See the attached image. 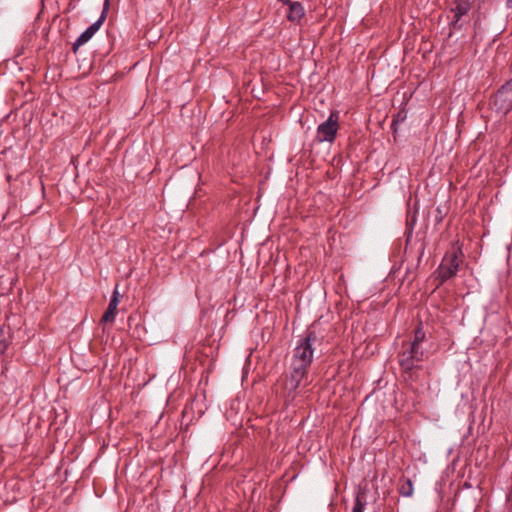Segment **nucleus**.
I'll return each instance as SVG.
<instances>
[{
  "mask_svg": "<svg viewBox=\"0 0 512 512\" xmlns=\"http://www.w3.org/2000/svg\"><path fill=\"white\" fill-rule=\"evenodd\" d=\"M317 340L314 332H309L305 337L298 340L293 351L291 372L285 380V390L293 393L300 386L302 380L307 376L308 369L313 361L314 350L312 344Z\"/></svg>",
  "mask_w": 512,
  "mask_h": 512,
  "instance_id": "f257e3e1",
  "label": "nucleus"
},
{
  "mask_svg": "<svg viewBox=\"0 0 512 512\" xmlns=\"http://www.w3.org/2000/svg\"><path fill=\"white\" fill-rule=\"evenodd\" d=\"M425 339V332L422 328H417L414 333V339L411 342L404 343L399 352V364L403 371H411L418 367V364L424 359V351L421 344Z\"/></svg>",
  "mask_w": 512,
  "mask_h": 512,
  "instance_id": "f03ea898",
  "label": "nucleus"
},
{
  "mask_svg": "<svg viewBox=\"0 0 512 512\" xmlns=\"http://www.w3.org/2000/svg\"><path fill=\"white\" fill-rule=\"evenodd\" d=\"M461 263L462 251L460 248H453L448 251L433 274L435 280L438 281V286L455 277L459 271Z\"/></svg>",
  "mask_w": 512,
  "mask_h": 512,
  "instance_id": "7ed1b4c3",
  "label": "nucleus"
},
{
  "mask_svg": "<svg viewBox=\"0 0 512 512\" xmlns=\"http://www.w3.org/2000/svg\"><path fill=\"white\" fill-rule=\"evenodd\" d=\"M492 107L501 115H506L512 110V79L496 92L492 99Z\"/></svg>",
  "mask_w": 512,
  "mask_h": 512,
  "instance_id": "20e7f679",
  "label": "nucleus"
},
{
  "mask_svg": "<svg viewBox=\"0 0 512 512\" xmlns=\"http://www.w3.org/2000/svg\"><path fill=\"white\" fill-rule=\"evenodd\" d=\"M338 120V114L331 112L328 119L318 126L316 132L318 142H334L339 129Z\"/></svg>",
  "mask_w": 512,
  "mask_h": 512,
  "instance_id": "39448f33",
  "label": "nucleus"
},
{
  "mask_svg": "<svg viewBox=\"0 0 512 512\" xmlns=\"http://www.w3.org/2000/svg\"><path fill=\"white\" fill-rule=\"evenodd\" d=\"M105 20V11H102L99 19L94 22L92 25H90L77 39L76 41L74 42L73 44V49L76 50L78 49L80 46L84 45L85 43H87L92 37L93 35L99 30V28L101 27V25L103 24Z\"/></svg>",
  "mask_w": 512,
  "mask_h": 512,
  "instance_id": "423d86ee",
  "label": "nucleus"
},
{
  "mask_svg": "<svg viewBox=\"0 0 512 512\" xmlns=\"http://www.w3.org/2000/svg\"><path fill=\"white\" fill-rule=\"evenodd\" d=\"M471 9V0H453L451 11L454 13V19L451 26L456 29L461 17L466 15Z\"/></svg>",
  "mask_w": 512,
  "mask_h": 512,
  "instance_id": "0eeeda50",
  "label": "nucleus"
},
{
  "mask_svg": "<svg viewBox=\"0 0 512 512\" xmlns=\"http://www.w3.org/2000/svg\"><path fill=\"white\" fill-rule=\"evenodd\" d=\"M119 302H120V294H119L118 290L115 289L110 298L109 305L101 318V322L113 323L115 321Z\"/></svg>",
  "mask_w": 512,
  "mask_h": 512,
  "instance_id": "6e6552de",
  "label": "nucleus"
},
{
  "mask_svg": "<svg viewBox=\"0 0 512 512\" xmlns=\"http://www.w3.org/2000/svg\"><path fill=\"white\" fill-rule=\"evenodd\" d=\"M289 4V12L287 18L291 22H298L304 16V8L300 2H291Z\"/></svg>",
  "mask_w": 512,
  "mask_h": 512,
  "instance_id": "1a4fd4ad",
  "label": "nucleus"
},
{
  "mask_svg": "<svg viewBox=\"0 0 512 512\" xmlns=\"http://www.w3.org/2000/svg\"><path fill=\"white\" fill-rule=\"evenodd\" d=\"M10 342V327L6 325L0 326V354H3Z\"/></svg>",
  "mask_w": 512,
  "mask_h": 512,
  "instance_id": "9d476101",
  "label": "nucleus"
},
{
  "mask_svg": "<svg viewBox=\"0 0 512 512\" xmlns=\"http://www.w3.org/2000/svg\"><path fill=\"white\" fill-rule=\"evenodd\" d=\"M399 492L404 497H410L413 494V484L411 480H407L399 489Z\"/></svg>",
  "mask_w": 512,
  "mask_h": 512,
  "instance_id": "9b49d317",
  "label": "nucleus"
},
{
  "mask_svg": "<svg viewBox=\"0 0 512 512\" xmlns=\"http://www.w3.org/2000/svg\"><path fill=\"white\" fill-rule=\"evenodd\" d=\"M364 503L361 501L360 497H357L354 502V506L352 512H364Z\"/></svg>",
  "mask_w": 512,
  "mask_h": 512,
  "instance_id": "f8f14e48",
  "label": "nucleus"
},
{
  "mask_svg": "<svg viewBox=\"0 0 512 512\" xmlns=\"http://www.w3.org/2000/svg\"><path fill=\"white\" fill-rule=\"evenodd\" d=\"M108 8H109V0H105L104 6H103V11H105V15L107 14Z\"/></svg>",
  "mask_w": 512,
  "mask_h": 512,
  "instance_id": "ddd939ff",
  "label": "nucleus"
},
{
  "mask_svg": "<svg viewBox=\"0 0 512 512\" xmlns=\"http://www.w3.org/2000/svg\"><path fill=\"white\" fill-rule=\"evenodd\" d=\"M507 6H508L509 8H512V0H507Z\"/></svg>",
  "mask_w": 512,
  "mask_h": 512,
  "instance_id": "4468645a",
  "label": "nucleus"
}]
</instances>
